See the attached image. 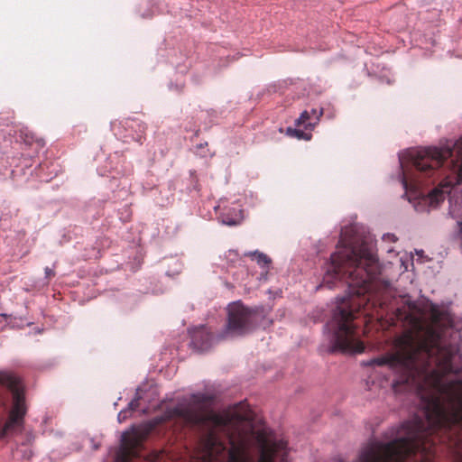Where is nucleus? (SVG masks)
I'll list each match as a JSON object with an SVG mask.
<instances>
[{
	"mask_svg": "<svg viewBox=\"0 0 462 462\" xmlns=\"http://www.w3.org/2000/svg\"><path fill=\"white\" fill-rule=\"evenodd\" d=\"M380 264L373 245L367 241H339L337 250L323 277L321 287L332 289L335 282L348 287L346 297L339 299L328 326L332 331L329 353H363L365 345L359 338L356 319L370 301L377 303L399 321L405 331L395 339L396 351L370 361V365L387 366L399 378L393 387L415 383L435 374L433 364L450 362L451 354L442 345L441 335L427 318L428 309L411 300L409 295L396 298L391 283L381 278Z\"/></svg>",
	"mask_w": 462,
	"mask_h": 462,
	"instance_id": "f257e3e1",
	"label": "nucleus"
},
{
	"mask_svg": "<svg viewBox=\"0 0 462 462\" xmlns=\"http://www.w3.org/2000/svg\"><path fill=\"white\" fill-rule=\"evenodd\" d=\"M213 396L192 394L172 411L189 426L209 427L199 442L202 462H287L288 442L265 430L253 427V412L240 402L217 413L211 410ZM393 440H372L359 451L354 462H404ZM328 462H346L337 457Z\"/></svg>",
	"mask_w": 462,
	"mask_h": 462,
	"instance_id": "f03ea898",
	"label": "nucleus"
},
{
	"mask_svg": "<svg viewBox=\"0 0 462 462\" xmlns=\"http://www.w3.org/2000/svg\"><path fill=\"white\" fill-rule=\"evenodd\" d=\"M390 437L404 462H462V395L448 410L435 403L425 418L414 416Z\"/></svg>",
	"mask_w": 462,
	"mask_h": 462,
	"instance_id": "7ed1b4c3",
	"label": "nucleus"
},
{
	"mask_svg": "<svg viewBox=\"0 0 462 462\" xmlns=\"http://www.w3.org/2000/svg\"><path fill=\"white\" fill-rule=\"evenodd\" d=\"M456 152L461 159L457 170V184H462V138L457 140L453 149L449 146L444 148H421L410 152V162H401L402 170V185L406 191L419 194L420 189L430 182L438 169L443 165Z\"/></svg>",
	"mask_w": 462,
	"mask_h": 462,
	"instance_id": "20e7f679",
	"label": "nucleus"
},
{
	"mask_svg": "<svg viewBox=\"0 0 462 462\" xmlns=\"http://www.w3.org/2000/svg\"><path fill=\"white\" fill-rule=\"evenodd\" d=\"M27 412L24 385L12 372L0 371V439L23 425Z\"/></svg>",
	"mask_w": 462,
	"mask_h": 462,
	"instance_id": "39448f33",
	"label": "nucleus"
},
{
	"mask_svg": "<svg viewBox=\"0 0 462 462\" xmlns=\"http://www.w3.org/2000/svg\"><path fill=\"white\" fill-rule=\"evenodd\" d=\"M228 317L226 329L219 334V339L240 337L253 328V312L238 302L232 303L227 309Z\"/></svg>",
	"mask_w": 462,
	"mask_h": 462,
	"instance_id": "423d86ee",
	"label": "nucleus"
},
{
	"mask_svg": "<svg viewBox=\"0 0 462 462\" xmlns=\"http://www.w3.org/2000/svg\"><path fill=\"white\" fill-rule=\"evenodd\" d=\"M191 346L199 352H205L209 350L213 345L219 341V335L215 337L211 331L205 327L201 326L190 331Z\"/></svg>",
	"mask_w": 462,
	"mask_h": 462,
	"instance_id": "0eeeda50",
	"label": "nucleus"
},
{
	"mask_svg": "<svg viewBox=\"0 0 462 462\" xmlns=\"http://www.w3.org/2000/svg\"><path fill=\"white\" fill-rule=\"evenodd\" d=\"M121 450L117 456L119 462H131V458L137 455V448L140 444V439L128 432L122 435Z\"/></svg>",
	"mask_w": 462,
	"mask_h": 462,
	"instance_id": "6e6552de",
	"label": "nucleus"
},
{
	"mask_svg": "<svg viewBox=\"0 0 462 462\" xmlns=\"http://www.w3.org/2000/svg\"><path fill=\"white\" fill-rule=\"evenodd\" d=\"M220 219L225 225L236 226L240 224L243 219V210L238 207L225 208L220 215Z\"/></svg>",
	"mask_w": 462,
	"mask_h": 462,
	"instance_id": "1a4fd4ad",
	"label": "nucleus"
},
{
	"mask_svg": "<svg viewBox=\"0 0 462 462\" xmlns=\"http://www.w3.org/2000/svg\"><path fill=\"white\" fill-rule=\"evenodd\" d=\"M245 256L256 261V263L262 267L267 266L272 262L269 256L259 251L246 253Z\"/></svg>",
	"mask_w": 462,
	"mask_h": 462,
	"instance_id": "9d476101",
	"label": "nucleus"
},
{
	"mask_svg": "<svg viewBox=\"0 0 462 462\" xmlns=\"http://www.w3.org/2000/svg\"><path fill=\"white\" fill-rule=\"evenodd\" d=\"M445 191L443 189H434L428 197V200L432 207H437L439 202L445 199Z\"/></svg>",
	"mask_w": 462,
	"mask_h": 462,
	"instance_id": "9b49d317",
	"label": "nucleus"
},
{
	"mask_svg": "<svg viewBox=\"0 0 462 462\" xmlns=\"http://www.w3.org/2000/svg\"><path fill=\"white\" fill-rule=\"evenodd\" d=\"M138 406H139V397L131 401V402L128 405V408L121 411L118 413V416H117L118 420L120 422L125 420L128 418L130 412L133 411H135L138 408Z\"/></svg>",
	"mask_w": 462,
	"mask_h": 462,
	"instance_id": "f8f14e48",
	"label": "nucleus"
},
{
	"mask_svg": "<svg viewBox=\"0 0 462 462\" xmlns=\"http://www.w3.org/2000/svg\"><path fill=\"white\" fill-rule=\"evenodd\" d=\"M296 125H304L306 128H313L316 125V123L311 122L310 113L305 110L300 114V117L296 120Z\"/></svg>",
	"mask_w": 462,
	"mask_h": 462,
	"instance_id": "ddd939ff",
	"label": "nucleus"
},
{
	"mask_svg": "<svg viewBox=\"0 0 462 462\" xmlns=\"http://www.w3.org/2000/svg\"><path fill=\"white\" fill-rule=\"evenodd\" d=\"M288 134L291 136H295L298 139L310 140L311 134H306L302 130L288 128Z\"/></svg>",
	"mask_w": 462,
	"mask_h": 462,
	"instance_id": "4468645a",
	"label": "nucleus"
},
{
	"mask_svg": "<svg viewBox=\"0 0 462 462\" xmlns=\"http://www.w3.org/2000/svg\"><path fill=\"white\" fill-rule=\"evenodd\" d=\"M16 452L20 454L23 459L28 460L32 457V449L26 445H22L21 448H17Z\"/></svg>",
	"mask_w": 462,
	"mask_h": 462,
	"instance_id": "2eb2a0df",
	"label": "nucleus"
},
{
	"mask_svg": "<svg viewBox=\"0 0 462 462\" xmlns=\"http://www.w3.org/2000/svg\"><path fill=\"white\" fill-rule=\"evenodd\" d=\"M309 112L310 113V118L314 119V122L317 125L319 123L320 117L323 115V109L322 108H320V109L312 108Z\"/></svg>",
	"mask_w": 462,
	"mask_h": 462,
	"instance_id": "dca6fc26",
	"label": "nucleus"
},
{
	"mask_svg": "<svg viewBox=\"0 0 462 462\" xmlns=\"http://www.w3.org/2000/svg\"><path fill=\"white\" fill-rule=\"evenodd\" d=\"M44 272H45V277H46V279H48V280H51L52 277H54V276H55V272H54V270H52V269H51V268H50V267H46V268L44 269Z\"/></svg>",
	"mask_w": 462,
	"mask_h": 462,
	"instance_id": "f3484780",
	"label": "nucleus"
},
{
	"mask_svg": "<svg viewBox=\"0 0 462 462\" xmlns=\"http://www.w3.org/2000/svg\"><path fill=\"white\" fill-rule=\"evenodd\" d=\"M383 239L395 242L397 240L396 236L393 234H386L383 236Z\"/></svg>",
	"mask_w": 462,
	"mask_h": 462,
	"instance_id": "a211bd4d",
	"label": "nucleus"
},
{
	"mask_svg": "<svg viewBox=\"0 0 462 462\" xmlns=\"http://www.w3.org/2000/svg\"><path fill=\"white\" fill-rule=\"evenodd\" d=\"M120 124H121V123H118V125H120ZM116 125H117V123H116V122H112L111 126H112V128H113L114 130L116 129Z\"/></svg>",
	"mask_w": 462,
	"mask_h": 462,
	"instance_id": "6ab92c4d",
	"label": "nucleus"
},
{
	"mask_svg": "<svg viewBox=\"0 0 462 462\" xmlns=\"http://www.w3.org/2000/svg\"><path fill=\"white\" fill-rule=\"evenodd\" d=\"M452 185H453L452 183H448V184L443 185L442 187L443 188H447V189H450L452 187Z\"/></svg>",
	"mask_w": 462,
	"mask_h": 462,
	"instance_id": "aec40b11",
	"label": "nucleus"
}]
</instances>
